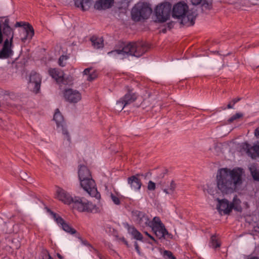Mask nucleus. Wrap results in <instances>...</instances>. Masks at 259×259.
Masks as SVG:
<instances>
[{"label": "nucleus", "mask_w": 259, "mask_h": 259, "mask_svg": "<svg viewBox=\"0 0 259 259\" xmlns=\"http://www.w3.org/2000/svg\"><path fill=\"white\" fill-rule=\"evenodd\" d=\"M13 39V35L12 34L10 40L6 39L4 41L3 47L0 50V59H8L13 55L14 52L12 50Z\"/></svg>", "instance_id": "obj_10"}, {"label": "nucleus", "mask_w": 259, "mask_h": 259, "mask_svg": "<svg viewBox=\"0 0 259 259\" xmlns=\"http://www.w3.org/2000/svg\"><path fill=\"white\" fill-rule=\"evenodd\" d=\"M249 170L253 179L255 181H259V169L254 166H251Z\"/></svg>", "instance_id": "obj_28"}, {"label": "nucleus", "mask_w": 259, "mask_h": 259, "mask_svg": "<svg viewBox=\"0 0 259 259\" xmlns=\"http://www.w3.org/2000/svg\"><path fill=\"white\" fill-rule=\"evenodd\" d=\"M41 82V78L38 73L32 71L30 75V83L34 85V89L36 92L39 90Z\"/></svg>", "instance_id": "obj_18"}, {"label": "nucleus", "mask_w": 259, "mask_h": 259, "mask_svg": "<svg viewBox=\"0 0 259 259\" xmlns=\"http://www.w3.org/2000/svg\"><path fill=\"white\" fill-rule=\"evenodd\" d=\"M121 240L128 247V244L127 241L125 240V239L123 237L121 238Z\"/></svg>", "instance_id": "obj_49"}, {"label": "nucleus", "mask_w": 259, "mask_h": 259, "mask_svg": "<svg viewBox=\"0 0 259 259\" xmlns=\"http://www.w3.org/2000/svg\"><path fill=\"white\" fill-rule=\"evenodd\" d=\"M140 176H143V175L138 174L128 178L127 182L132 189L135 190H139L140 189L142 186V182L139 179Z\"/></svg>", "instance_id": "obj_16"}, {"label": "nucleus", "mask_w": 259, "mask_h": 259, "mask_svg": "<svg viewBox=\"0 0 259 259\" xmlns=\"http://www.w3.org/2000/svg\"><path fill=\"white\" fill-rule=\"evenodd\" d=\"M50 76L55 79L58 83L62 84H67L68 83L67 79L64 77V72L57 69H50L48 70Z\"/></svg>", "instance_id": "obj_13"}, {"label": "nucleus", "mask_w": 259, "mask_h": 259, "mask_svg": "<svg viewBox=\"0 0 259 259\" xmlns=\"http://www.w3.org/2000/svg\"><path fill=\"white\" fill-rule=\"evenodd\" d=\"M151 224H149V227L152 228L154 226H158L163 225L160 221L159 217H155L153 218L152 222L150 221Z\"/></svg>", "instance_id": "obj_31"}, {"label": "nucleus", "mask_w": 259, "mask_h": 259, "mask_svg": "<svg viewBox=\"0 0 259 259\" xmlns=\"http://www.w3.org/2000/svg\"><path fill=\"white\" fill-rule=\"evenodd\" d=\"M80 240H81V242H82V244H84V245H85L89 246H90V248H91L90 250H91V251L92 250V249H93V250H94V249H95V248H94L92 246H91V245L89 243V242H88L87 241H86V240H82L81 239H80Z\"/></svg>", "instance_id": "obj_43"}, {"label": "nucleus", "mask_w": 259, "mask_h": 259, "mask_svg": "<svg viewBox=\"0 0 259 259\" xmlns=\"http://www.w3.org/2000/svg\"><path fill=\"white\" fill-rule=\"evenodd\" d=\"M114 0H98L96 1L94 7L98 10H105L111 7Z\"/></svg>", "instance_id": "obj_19"}, {"label": "nucleus", "mask_w": 259, "mask_h": 259, "mask_svg": "<svg viewBox=\"0 0 259 259\" xmlns=\"http://www.w3.org/2000/svg\"><path fill=\"white\" fill-rule=\"evenodd\" d=\"M56 193V197L65 204H70L73 201V198L60 187H57Z\"/></svg>", "instance_id": "obj_14"}, {"label": "nucleus", "mask_w": 259, "mask_h": 259, "mask_svg": "<svg viewBox=\"0 0 259 259\" xmlns=\"http://www.w3.org/2000/svg\"><path fill=\"white\" fill-rule=\"evenodd\" d=\"M196 15L195 12L188 10V6L186 4L180 2L173 7L172 17L180 20L181 24L187 26L194 24Z\"/></svg>", "instance_id": "obj_3"}, {"label": "nucleus", "mask_w": 259, "mask_h": 259, "mask_svg": "<svg viewBox=\"0 0 259 259\" xmlns=\"http://www.w3.org/2000/svg\"><path fill=\"white\" fill-rule=\"evenodd\" d=\"M54 120L56 122L58 130L61 131L63 135L64 136V138L70 142V137L69 133L66 128L64 117L58 109H57L55 111L54 115Z\"/></svg>", "instance_id": "obj_9"}, {"label": "nucleus", "mask_w": 259, "mask_h": 259, "mask_svg": "<svg viewBox=\"0 0 259 259\" xmlns=\"http://www.w3.org/2000/svg\"><path fill=\"white\" fill-rule=\"evenodd\" d=\"M170 12L171 5L168 3L157 6L155 10L156 18L160 22H164L168 20L170 17Z\"/></svg>", "instance_id": "obj_7"}, {"label": "nucleus", "mask_w": 259, "mask_h": 259, "mask_svg": "<svg viewBox=\"0 0 259 259\" xmlns=\"http://www.w3.org/2000/svg\"><path fill=\"white\" fill-rule=\"evenodd\" d=\"M243 148L251 158L255 159L259 157V144L251 146L248 143H245Z\"/></svg>", "instance_id": "obj_15"}, {"label": "nucleus", "mask_w": 259, "mask_h": 259, "mask_svg": "<svg viewBox=\"0 0 259 259\" xmlns=\"http://www.w3.org/2000/svg\"><path fill=\"white\" fill-rule=\"evenodd\" d=\"M152 229L154 231L156 236L159 239L165 238L166 235L168 236L170 235V234L168 233L165 229L164 225L158 226H154Z\"/></svg>", "instance_id": "obj_20"}, {"label": "nucleus", "mask_w": 259, "mask_h": 259, "mask_svg": "<svg viewBox=\"0 0 259 259\" xmlns=\"http://www.w3.org/2000/svg\"><path fill=\"white\" fill-rule=\"evenodd\" d=\"M220 244L218 242V239L215 235H212L211 237L210 241V246L212 248H217L220 246Z\"/></svg>", "instance_id": "obj_32"}, {"label": "nucleus", "mask_w": 259, "mask_h": 259, "mask_svg": "<svg viewBox=\"0 0 259 259\" xmlns=\"http://www.w3.org/2000/svg\"><path fill=\"white\" fill-rule=\"evenodd\" d=\"M243 117V114L241 113H237L235 115H233L231 117H230L228 119V122L229 123L232 122L234 120H237V119H239L240 118H241Z\"/></svg>", "instance_id": "obj_35"}, {"label": "nucleus", "mask_w": 259, "mask_h": 259, "mask_svg": "<svg viewBox=\"0 0 259 259\" xmlns=\"http://www.w3.org/2000/svg\"><path fill=\"white\" fill-rule=\"evenodd\" d=\"M163 255L166 258V259H176V258L173 255L172 252L168 250H165L163 252Z\"/></svg>", "instance_id": "obj_37"}, {"label": "nucleus", "mask_w": 259, "mask_h": 259, "mask_svg": "<svg viewBox=\"0 0 259 259\" xmlns=\"http://www.w3.org/2000/svg\"><path fill=\"white\" fill-rule=\"evenodd\" d=\"M193 5H198L201 4L202 10L205 12L207 10H210L212 8V4L207 0H191Z\"/></svg>", "instance_id": "obj_22"}, {"label": "nucleus", "mask_w": 259, "mask_h": 259, "mask_svg": "<svg viewBox=\"0 0 259 259\" xmlns=\"http://www.w3.org/2000/svg\"><path fill=\"white\" fill-rule=\"evenodd\" d=\"M110 197L115 204L119 205L120 204V200L119 197L116 195L113 194H111Z\"/></svg>", "instance_id": "obj_36"}, {"label": "nucleus", "mask_w": 259, "mask_h": 259, "mask_svg": "<svg viewBox=\"0 0 259 259\" xmlns=\"http://www.w3.org/2000/svg\"><path fill=\"white\" fill-rule=\"evenodd\" d=\"M91 41L92 45L96 49L102 48L104 46L103 39L102 37H97L96 36H93L91 38Z\"/></svg>", "instance_id": "obj_25"}, {"label": "nucleus", "mask_w": 259, "mask_h": 259, "mask_svg": "<svg viewBox=\"0 0 259 259\" xmlns=\"http://www.w3.org/2000/svg\"><path fill=\"white\" fill-rule=\"evenodd\" d=\"M4 27H6L7 26H9V20H5V22H4Z\"/></svg>", "instance_id": "obj_50"}, {"label": "nucleus", "mask_w": 259, "mask_h": 259, "mask_svg": "<svg viewBox=\"0 0 259 259\" xmlns=\"http://www.w3.org/2000/svg\"><path fill=\"white\" fill-rule=\"evenodd\" d=\"M97 77V73L95 71H92L88 76L87 79L89 81H92Z\"/></svg>", "instance_id": "obj_38"}, {"label": "nucleus", "mask_w": 259, "mask_h": 259, "mask_svg": "<svg viewBox=\"0 0 259 259\" xmlns=\"http://www.w3.org/2000/svg\"><path fill=\"white\" fill-rule=\"evenodd\" d=\"M42 259H53V258L49 254L46 253L44 255Z\"/></svg>", "instance_id": "obj_45"}, {"label": "nucleus", "mask_w": 259, "mask_h": 259, "mask_svg": "<svg viewBox=\"0 0 259 259\" xmlns=\"http://www.w3.org/2000/svg\"><path fill=\"white\" fill-rule=\"evenodd\" d=\"M149 237L150 239H151L153 241H154V242H156V240L154 239V238L153 236H152L151 235H149Z\"/></svg>", "instance_id": "obj_51"}, {"label": "nucleus", "mask_w": 259, "mask_h": 259, "mask_svg": "<svg viewBox=\"0 0 259 259\" xmlns=\"http://www.w3.org/2000/svg\"><path fill=\"white\" fill-rule=\"evenodd\" d=\"M25 29L26 33V37L31 39L32 37L34 35V29L32 26L29 23H27L25 25Z\"/></svg>", "instance_id": "obj_27"}, {"label": "nucleus", "mask_w": 259, "mask_h": 259, "mask_svg": "<svg viewBox=\"0 0 259 259\" xmlns=\"http://www.w3.org/2000/svg\"><path fill=\"white\" fill-rule=\"evenodd\" d=\"M207 191L210 195H214V190L211 188H210V186L209 185H207Z\"/></svg>", "instance_id": "obj_44"}, {"label": "nucleus", "mask_w": 259, "mask_h": 259, "mask_svg": "<svg viewBox=\"0 0 259 259\" xmlns=\"http://www.w3.org/2000/svg\"><path fill=\"white\" fill-rule=\"evenodd\" d=\"M92 70V68H88L84 70L83 73L84 75L88 76L91 72V71Z\"/></svg>", "instance_id": "obj_42"}, {"label": "nucleus", "mask_w": 259, "mask_h": 259, "mask_svg": "<svg viewBox=\"0 0 259 259\" xmlns=\"http://www.w3.org/2000/svg\"><path fill=\"white\" fill-rule=\"evenodd\" d=\"M254 135L256 137L259 138V127L254 131Z\"/></svg>", "instance_id": "obj_46"}, {"label": "nucleus", "mask_w": 259, "mask_h": 259, "mask_svg": "<svg viewBox=\"0 0 259 259\" xmlns=\"http://www.w3.org/2000/svg\"><path fill=\"white\" fill-rule=\"evenodd\" d=\"M121 99L123 101V103H124L126 105H127L133 103L137 99V95L136 93L130 91L122 98H121Z\"/></svg>", "instance_id": "obj_23"}, {"label": "nucleus", "mask_w": 259, "mask_h": 259, "mask_svg": "<svg viewBox=\"0 0 259 259\" xmlns=\"http://www.w3.org/2000/svg\"><path fill=\"white\" fill-rule=\"evenodd\" d=\"M71 203L73 204V208L80 212L97 213L99 211V208L96 205L93 204L84 197L75 196Z\"/></svg>", "instance_id": "obj_5"}, {"label": "nucleus", "mask_w": 259, "mask_h": 259, "mask_svg": "<svg viewBox=\"0 0 259 259\" xmlns=\"http://www.w3.org/2000/svg\"><path fill=\"white\" fill-rule=\"evenodd\" d=\"M64 96L66 101L72 103H76L81 99V94L78 91L72 89L65 90Z\"/></svg>", "instance_id": "obj_12"}, {"label": "nucleus", "mask_w": 259, "mask_h": 259, "mask_svg": "<svg viewBox=\"0 0 259 259\" xmlns=\"http://www.w3.org/2000/svg\"><path fill=\"white\" fill-rule=\"evenodd\" d=\"M151 13L152 9L149 4L145 3H139L132 10V18L135 21H139L141 19H148Z\"/></svg>", "instance_id": "obj_4"}, {"label": "nucleus", "mask_w": 259, "mask_h": 259, "mask_svg": "<svg viewBox=\"0 0 259 259\" xmlns=\"http://www.w3.org/2000/svg\"><path fill=\"white\" fill-rule=\"evenodd\" d=\"M241 100V98H237L232 100V102L234 105L236 103L239 101Z\"/></svg>", "instance_id": "obj_47"}, {"label": "nucleus", "mask_w": 259, "mask_h": 259, "mask_svg": "<svg viewBox=\"0 0 259 259\" xmlns=\"http://www.w3.org/2000/svg\"><path fill=\"white\" fill-rule=\"evenodd\" d=\"M128 232L133 236L134 239L140 241L143 240L142 235L134 227H128Z\"/></svg>", "instance_id": "obj_26"}, {"label": "nucleus", "mask_w": 259, "mask_h": 259, "mask_svg": "<svg viewBox=\"0 0 259 259\" xmlns=\"http://www.w3.org/2000/svg\"><path fill=\"white\" fill-rule=\"evenodd\" d=\"M94 251L95 253L100 258V259H102V257L101 256L100 253L98 252V251L97 249H94Z\"/></svg>", "instance_id": "obj_48"}, {"label": "nucleus", "mask_w": 259, "mask_h": 259, "mask_svg": "<svg viewBox=\"0 0 259 259\" xmlns=\"http://www.w3.org/2000/svg\"><path fill=\"white\" fill-rule=\"evenodd\" d=\"M155 184L151 181L148 182L147 188L149 190L153 191L155 189Z\"/></svg>", "instance_id": "obj_40"}, {"label": "nucleus", "mask_w": 259, "mask_h": 259, "mask_svg": "<svg viewBox=\"0 0 259 259\" xmlns=\"http://www.w3.org/2000/svg\"><path fill=\"white\" fill-rule=\"evenodd\" d=\"M145 234H146V235H147L148 237H149V235H150V234H149L148 232H145Z\"/></svg>", "instance_id": "obj_56"}, {"label": "nucleus", "mask_w": 259, "mask_h": 259, "mask_svg": "<svg viewBox=\"0 0 259 259\" xmlns=\"http://www.w3.org/2000/svg\"><path fill=\"white\" fill-rule=\"evenodd\" d=\"M3 33L4 35H7V36H11V37L12 36V35L13 34V32H12V29L10 27V26L4 27ZM13 35L14 36V35Z\"/></svg>", "instance_id": "obj_34"}, {"label": "nucleus", "mask_w": 259, "mask_h": 259, "mask_svg": "<svg viewBox=\"0 0 259 259\" xmlns=\"http://www.w3.org/2000/svg\"><path fill=\"white\" fill-rule=\"evenodd\" d=\"M132 215L137 223L141 227H149V224H151L149 218L143 212L138 210L133 211Z\"/></svg>", "instance_id": "obj_11"}, {"label": "nucleus", "mask_w": 259, "mask_h": 259, "mask_svg": "<svg viewBox=\"0 0 259 259\" xmlns=\"http://www.w3.org/2000/svg\"><path fill=\"white\" fill-rule=\"evenodd\" d=\"M159 184L161 185V189L167 194H172L177 185L175 182L173 180L161 182Z\"/></svg>", "instance_id": "obj_17"}, {"label": "nucleus", "mask_w": 259, "mask_h": 259, "mask_svg": "<svg viewBox=\"0 0 259 259\" xmlns=\"http://www.w3.org/2000/svg\"><path fill=\"white\" fill-rule=\"evenodd\" d=\"M227 107L229 109L232 108L233 106L231 105V103H229L227 105Z\"/></svg>", "instance_id": "obj_53"}, {"label": "nucleus", "mask_w": 259, "mask_h": 259, "mask_svg": "<svg viewBox=\"0 0 259 259\" xmlns=\"http://www.w3.org/2000/svg\"><path fill=\"white\" fill-rule=\"evenodd\" d=\"M126 105L123 103V101L121 98L118 100L115 105V110L117 111H121Z\"/></svg>", "instance_id": "obj_30"}, {"label": "nucleus", "mask_w": 259, "mask_h": 259, "mask_svg": "<svg viewBox=\"0 0 259 259\" xmlns=\"http://www.w3.org/2000/svg\"><path fill=\"white\" fill-rule=\"evenodd\" d=\"M52 214L53 216L54 219L55 220L56 222L58 225H60L62 226L63 225V224L65 223L64 220L58 214L53 212H52Z\"/></svg>", "instance_id": "obj_33"}, {"label": "nucleus", "mask_w": 259, "mask_h": 259, "mask_svg": "<svg viewBox=\"0 0 259 259\" xmlns=\"http://www.w3.org/2000/svg\"><path fill=\"white\" fill-rule=\"evenodd\" d=\"M218 202L217 209L219 212L221 213L223 211L225 214H229L233 209L237 211H241V207L239 205L240 201L235 196L233 198V202L229 203V201L226 199H220L217 198Z\"/></svg>", "instance_id": "obj_6"}, {"label": "nucleus", "mask_w": 259, "mask_h": 259, "mask_svg": "<svg viewBox=\"0 0 259 259\" xmlns=\"http://www.w3.org/2000/svg\"><path fill=\"white\" fill-rule=\"evenodd\" d=\"M243 174V170L241 168L219 169L216 175L217 188L223 194L233 193L237 187L242 184Z\"/></svg>", "instance_id": "obj_1"}, {"label": "nucleus", "mask_w": 259, "mask_h": 259, "mask_svg": "<svg viewBox=\"0 0 259 259\" xmlns=\"http://www.w3.org/2000/svg\"><path fill=\"white\" fill-rule=\"evenodd\" d=\"M75 5L80 8L83 11H87L90 8L92 3L91 0H74Z\"/></svg>", "instance_id": "obj_24"}, {"label": "nucleus", "mask_w": 259, "mask_h": 259, "mask_svg": "<svg viewBox=\"0 0 259 259\" xmlns=\"http://www.w3.org/2000/svg\"><path fill=\"white\" fill-rule=\"evenodd\" d=\"M21 22H17L16 24V26H21Z\"/></svg>", "instance_id": "obj_54"}, {"label": "nucleus", "mask_w": 259, "mask_h": 259, "mask_svg": "<svg viewBox=\"0 0 259 259\" xmlns=\"http://www.w3.org/2000/svg\"><path fill=\"white\" fill-rule=\"evenodd\" d=\"M67 59V57L66 56L62 55L60 57L59 60H58V63L60 66H64L65 65V63H64V61H65Z\"/></svg>", "instance_id": "obj_39"}, {"label": "nucleus", "mask_w": 259, "mask_h": 259, "mask_svg": "<svg viewBox=\"0 0 259 259\" xmlns=\"http://www.w3.org/2000/svg\"><path fill=\"white\" fill-rule=\"evenodd\" d=\"M112 51L109 52L108 55L116 56L118 55H122L124 56H132L140 57L145 53L149 47L148 45L143 41L131 42L128 44L121 42L120 47Z\"/></svg>", "instance_id": "obj_2"}, {"label": "nucleus", "mask_w": 259, "mask_h": 259, "mask_svg": "<svg viewBox=\"0 0 259 259\" xmlns=\"http://www.w3.org/2000/svg\"><path fill=\"white\" fill-rule=\"evenodd\" d=\"M62 228L66 231V232L69 233L71 234H75L76 233V231L75 229L71 227L66 222L63 224V225L61 226Z\"/></svg>", "instance_id": "obj_29"}, {"label": "nucleus", "mask_w": 259, "mask_h": 259, "mask_svg": "<svg viewBox=\"0 0 259 259\" xmlns=\"http://www.w3.org/2000/svg\"><path fill=\"white\" fill-rule=\"evenodd\" d=\"M248 259H259V257L257 256H253L249 258Z\"/></svg>", "instance_id": "obj_55"}, {"label": "nucleus", "mask_w": 259, "mask_h": 259, "mask_svg": "<svg viewBox=\"0 0 259 259\" xmlns=\"http://www.w3.org/2000/svg\"><path fill=\"white\" fill-rule=\"evenodd\" d=\"M57 256L59 259H63V257L59 253H57Z\"/></svg>", "instance_id": "obj_52"}, {"label": "nucleus", "mask_w": 259, "mask_h": 259, "mask_svg": "<svg viewBox=\"0 0 259 259\" xmlns=\"http://www.w3.org/2000/svg\"><path fill=\"white\" fill-rule=\"evenodd\" d=\"M134 246H135V249L137 252V253L139 254V255H141V252L140 251V247L137 243V242L135 241V243H134Z\"/></svg>", "instance_id": "obj_41"}, {"label": "nucleus", "mask_w": 259, "mask_h": 259, "mask_svg": "<svg viewBox=\"0 0 259 259\" xmlns=\"http://www.w3.org/2000/svg\"><path fill=\"white\" fill-rule=\"evenodd\" d=\"M78 175L80 182H81V179L84 180L92 177L90 171L84 165H79Z\"/></svg>", "instance_id": "obj_21"}, {"label": "nucleus", "mask_w": 259, "mask_h": 259, "mask_svg": "<svg viewBox=\"0 0 259 259\" xmlns=\"http://www.w3.org/2000/svg\"><path fill=\"white\" fill-rule=\"evenodd\" d=\"M80 185L81 187L87 191L88 194L97 199L100 198V194L98 192L95 181L92 178V177L86 179H81Z\"/></svg>", "instance_id": "obj_8"}]
</instances>
